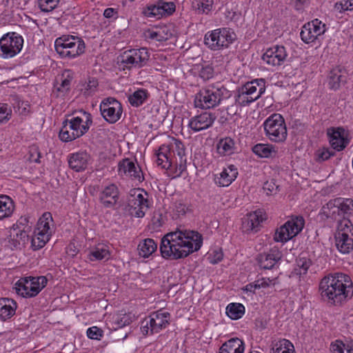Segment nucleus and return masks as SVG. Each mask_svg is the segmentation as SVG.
I'll return each instance as SVG.
<instances>
[{
	"instance_id": "nucleus-9",
	"label": "nucleus",
	"mask_w": 353,
	"mask_h": 353,
	"mask_svg": "<svg viewBox=\"0 0 353 353\" xmlns=\"http://www.w3.org/2000/svg\"><path fill=\"white\" fill-rule=\"evenodd\" d=\"M352 223L349 219L339 221L335 234V244L342 254H348L353 250Z\"/></svg>"
},
{
	"instance_id": "nucleus-43",
	"label": "nucleus",
	"mask_w": 353,
	"mask_h": 353,
	"mask_svg": "<svg viewBox=\"0 0 353 353\" xmlns=\"http://www.w3.org/2000/svg\"><path fill=\"white\" fill-rule=\"evenodd\" d=\"M345 77L340 71H332L328 77V85L331 90H338L341 83L345 81Z\"/></svg>"
},
{
	"instance_id": "nucleus-47",
	"label": "nucleus",
	"mask_w": 353,
	"mask_h": 353,
	"mask_svg": "<svg viewBox=\"0 0 353 353\" xmlns=\"http://www.w3.org/2000/svg\"><path fill=\"white\" fill-rule=\"evenodd\" d=\"M165 28H161L157 31L149 30L145 33V36L148 39H150L155 40L157 41H166L170 39L172 34L170 33L168 34V32H165Z\"/></svg>"
},
{
	"instance_id": "nucleus-24",
	"label": "nucleus",
	"mask_w": 353,
	"mask_h": 353,
	"mask_svg": "<svg viewBox=\"0 0 353 353\" xmlns=\"http://www.w3.org/2000/svg\"><path fill=\"white\" fill-rule=\"evenodd\" d=\"M148 317L150 323H152V330L156 333L165 328L170 324V314L161 310L152 313Z\"/></svg>"
},
{
	"instance_id": "nucleus-32",
	"label": "nucleus",
	"mask_w": 353,
	"mask_h": 353,
	"mask_svg": "<svg viewBox=\"0 0 353 353\" xmlns=\"http://www.w3.org/2000/svg\"><path fill=\"white\" fill-rule=\"evenodd\" d=\"M243 87L247 88L249 93L253 94V97L256 101L265 91V81L263 79H256L247 82Z\"/></svg>"
},
{
	"instance_id": "nucleus-8",
	"label": "nucleus",
	"mask_w": 353,
	"mask_h": 353,
	"mask_svg": "<svg viewBox=\"0 0 353 353\" xmlns=\"http://www.w3.org/2000/svg\"><path fill=\"white\" fill-rule=\"evenodd\" d=\"M236 39V34L230 28H222L205 34L204 43L212 50L228 48Z\"/></svg>"
},
{
	"instance_id": "nucleus-20",
	"label": "nucleus",
	"mask_w": 353,
	"mask_h": 353,
	"mask_svg": "<svg viewBox=\"0 0 353 353\" xmlns=\"http://www.w3.org/2000/svg\"><path fill=\"white\" fill-rule=\"evenodd\" d=\"M171 149L176 156V176H179L186 170V157L183 143L179 139L172 138L170 142Z\"/></svg>"
},
{
	"instance_id": "nucleus-45",
	"label": "nucleus",
	"mask_w": 353,
	"mask_h": 353,
	"mask_svg": "<svg viewBox=\"0 0 353 353\" xmlns=\"http://www.w3.org/2000/svg\"><path fill=\"white\" fill-rule=\"evenodd\" d=\"M330 350L332 353H353V341L345 344L336 341L331 344Z\"/></svg>"
},
{
	"instance_id": "nucleus-50",
	"label": "nucleus",
	"mask_w": 353,
	"mask_h": 353,
	"mask_svg": "<svg viewBox=\"0 0 353 353\" xmlns=\"http://www.w3.org/2000/svg\"><path fill=\"white\" fill-rule=\"evenodd\" d=\"M12 117V110L7 103H0V125L6 123Z\"/></svg>"
},
{
	"instance_id": "nucleus-41",
	"label": "nucleus",
	"mask_w": 353,
	"mask_h": 353,
	"mask_svg": "<svg viewBox=\"0 0 353 353\" xmlns=\"http://www.w3.org/2000/svg\"><path fill=\"white\" fill-rule=\"evenodd\" d=\"M148 96L149 93L147 90L139 89L129 96L128 101L131 105L139 107L145 101Z\"/></svg>"
},
{
	"instance_id": "nucleus-51",
	"label": "nucleus",
	"mask_w": 353,
	"mask_h": 353,
	"mask_svg": "<svg viewBox=\"0 0 353 353\" xmlns=\"http://www.w3.org/2000/svg\"><path fill=\"white\" fill-rule=\"evenodd\" d=\"M59 0H39V7L45 12H51L57 8Z\"/></svg>"
},
{
	"instance_id": "nucleus-22",
	"label": "nucleus",
	"mask_w": 353,
	"mask_h": 353,
	"mask_svg": "<svg viewBox=\"0 0 353 353\" xmlns=\"http://www.w3.org/2000/svg\"><path fill=\"white\" fill-rule=\"evenodd\" d=\"M281 258V252L278 248L274 247L268 252L259 254L256 260L261 268L270 270L273 268Z\"/></svg>"
},
{
	"instance_id": "nucleus-5",
	"label": "nucleus",
	"mask_w": 353,
	"mask_h": 353,
	"mask_svg": "<svg viewBox=\"0 0 353 353\" xmlns=\"http://www.w3.org/2000/svg\"><path fill=\"white\" fill-rule=\"evenodd\" d=\"M54 48L61 58L74 59L85 52L83 40L72 35H63L54 41Z\"/></svg>"
},
{
	"instance_id": "nucleus-36",
	"label": "nucleus",
	"mask_w": 353,
	"mask_h": 353,
	"mask_svg": "<svg viewBox=\"0 0 353 353\" xmlns=\"http://www.w3.org/2000/svg\"><path fill=\"white\" fill-rule=\"evenodd\" d=\"M157 249V244L152 239H145L139 242L137 250L139 254L143 257H149Z\"/></svg>"
},
{
	"instance_id": "nucleus-61",
	"label": "nucleus",
	"mask_w": 353,
	"mask_h": 353,
	"mask_svg": "<svg viewBox=\"0 0 353 353\" xmlns=\"http://www.w3.org/2000/svg\"><path fill=\"white\" fill-rule=\"evenodd\" d=\"M223 259V253L219 251H214L211 256L210 263L216 264Z\"/></svg>"
},
{
	"instance_id": "nucleus-34",
	"label": "nucleus",
	"mask_w": 353,
	"mask_h": 353,
	"mask_svg": "<svg viewBox=\"0 0 353 353\" xmlns=\"http://www.w3.org/2000/svg\"><path fill=\"white\" fill-rule=\"evenodd\" d=\"M14 210V203L12 199L7 195H0V220L10 217Z\"/></svg>"
},
{
	"instance_id": "nucleus-46",
	"label": "nucleus",
	"mask_w": 353,
	"mask_h": 353,
	"mask_svg": "<svg viewBox=\"0 0 353 353\" xmlns=\"http://www.w3.org/2000/svg\"><path fill=\"white\" fill-rule=\"evenodd\" d=\"M213 0H196L193 2V7L198 14H208L212 9Z\"/></svg>"
},
{
	"instance_id": "nucleus-16",
	"label": "nucleus",
	"mask_w": 353,
	"mask_h": 353,
	"mask_svg": "<svg viewBox=\"0 0 353 353\" xmlns=\"http://www.w3.org/2000/svg\"><path fill=\"white\" fill-rule=\"evenodd\" d=\"M325 30V24L318 19H315L303 25L300 36L303 42L310 43L316 40L319 36L323 34Z\"/></svg>"
},
{
	"instance_id": "nucleus-15",
	"label": "nucleus",
	"mask_w": 353,
	"mask_h": 353,
	"mask_svg": "<svg viewBox=\"0 0 353 353\" xmlns=\"http://www.w3.org/2000/svg\"><path fill=\"white\" fill-rule=\"evenodd\" d=\"M100 111L103 117L110 123L119 120L122 114L121 104L114 98L108 97L100 104Z\"/></svg>"
},
{
	"instance_id": "nucleus-23",
	"label": "nucleus",
	"mask_w": 353,
	"mask_h": 353,
	"mask_svg": "<svg viewBox=\"0 0 353 353\" xmlns=\"http://www.w3.org/2000/svg\"><path fill=\"white\" fill-rule=\"evenodd\" d=\"M119 189L115 184H110L105 186L101 192L99 199L105 208H112L119 199Z\"/></svg>"
},
{
	"instance_id": "nucleus-35",
	"label": "nucleus",
	"mask_w": 353,
	"mask_h": 353,
	"mask_svg": "<svg viewBox=\"0 0 353 353\" xmlns=\"http://www.w3.org/2000/svg\"><path fill=\"white\" fill-rule=\"evenodd\" d=\"M340 201L341 198H336L333 200H330L323 207V214L327 218H331L335 220L337 219L339 220V222L341 221L340 219L342 218L339 206V205H340Z\"/></svg>"
},
{
	"instance_id": "nucleus-48",
	"label": "nucleus",
	"mask_w": 353,
	"mask_h": 353,
	"mask_svg": "<svg viewBox=\"0 0 353 353\" xmlns=\"http://www.w3.org/2000/svg\"><path fill=\"white\" fill-rule=\"evenodd\" d=\"M336 152L332 148H323L318 149L314 154V159L316 162L321 163L334 157Z\"/></svg>"
},
{
	"instance_id": "nucleus-55",
	"label": "nucleus",
	"mask_w": 353,
	"mask_h": 353,
	"mask_svg": "<svg viewBox=\"0 0 353 353\" xmlns=\"http://www.w3.org/2000/svg\"><path fill=\"white\" fill-rule=\"evenodd\" d=\"M296 265L298 268H299V274H305L307 272V270L309 269L311 261L309 259H307L306 258H299L296 261Z\"/></svg>"
},
{
	"instance_id": "nucleus-7",
	"label": "nucleus",
	"mask_w": 353,
	"mask_h": 353,
	"mask_svg": "<svg viewBox=\"0 0 353 353\" xmlns=\"http://www.w3.org/2000/svg\"><path fill=\"white\" fill-rule=\"evenodd\" d=\"M53 219L51 213L45 212L39 219L32 238V247L39 250L45 246L54 233Z\"/></svg>"
},
{
	"instance_id": "nucleus-6",
	"label": "nucleus",
	"mask_w": 353,
	"mask_h": 353,
	"mask_svg": "<svg viewBox=\"0 0 353 353\" xmlns=\"http://www.w3.org/2000/svg\"><path fill=\"white\" fill-rule=\"evenodd\" d=\"M265 136L272 142L283 143L288 137V130L283 117L274 113L263 124Z\"/></svg>"
},
{
	"instance_id": "nucleus-44",
	"label": "nucleus",
	"mask_w": 353,
	"mask_h": 353,
	"mask_svg": "<svg viewBox=\"0 0 353 353\" xmlns=\"http://www.w3.org/2000/svg\"><path fill=\"white\" fill-rule=\"evenodd\" d=\"M339 204V211L342 220L348 219L347 216L353 212V201L350 199L341 198Z\"/></svg>"
},
{
	"instance_id": "nucleus-14",
	"label": "nucleus",
	"mask_w": 353,
	"mask_h": 353,
	"mask_svg": "<svg viewBox=\"0 0 353 353\" xmlns=\"http://www.w3.org/2000/svg\"><path fill=\"white\" fill-rule=\"evenodd\" d=\"M128 206L132 216L137 218L143 217L150 206L148 193L139 189L136 190L128 199Z\"/></svg>"
},
{
	"instance_id": "nucleus-59",
	"label": "nucleus",
	"mask_w": 353,
	"mask_h": 353,
	"mask_svg": "<svg viewBox=\"0 0 353 353\" xmlns=\"http://www.w3.org/2000/svg\"><path fill=\"white\" fill-rule=\"evenodd\" d=\"M279 186L275 184L273 181H267L264 183L263 189L267 194H272L275 193Z\"/></svg>"
},
{
	"instance_id": "nucleus-19",
	"label": "nucleus",
	"mask_w": 353,
	"mask_h": 353,
	"mask_svg": "<svg viewBox=\"0 0 353 353\" xmlns=\"http://www.w3.org/2000/svg\"><path fill=\"white\" fill-rule=\"evenodd\" d=\"M216 115L210 112H203L192 117L188 123V127L195 132L210 128L216 120Z\"/></svg>"
},
{
	"instance_id": "nucleus-1",
	"label": "nucleus",
	"mask_w": 353,
	"mask_h": 353,
	"mask_svg": "<svg viewBox=\"0 0 353 353\" xmlns=\"http://www.w3.org/2000/svg\"><path fill=\"white\" fill-rule=\"evenodd\" d=\"M202 243V235L198 232L178 228L163 236L160 252L164 259L176 260L198 251Z\"/></svg>"
},
{
	"instance_id": "nucleus-53",
	"label": "nucleus",
	"mask_w": 353,
	"mask_h": 353,
	"mask_svg": "<svg viewBox=\"0 0 353 353\" xmlns=\"http://www.w3.org/2000/svg\"><path fill=\"white\" fill-rule=\"evenodd\" d=\"M159 2L161 7L163 17L171 15L176 10V6L174 2H167L162 0L159 1Z\"/></svg>"
},
{
	"instance_id": "nucleus-3",
	"label": "nucleus",
	"mask_w": 353,
	"mask_h": 353,
	"mask_svg": "<svg viewBox=\"0 0 353 353\" xmlns=\"http://www.w3.org/2000/svg\"><path fill=\"white\" fill-rule=\"evenodd\" d=\"M92 123L91 114L81 110L78 112V115L63 121L59 137L63 142L72 141L85 134Z\"/></svg>"
},
{
	"instance_id": "nucleus-37",
	"label": "nucleus",
	"mask_w": 353,
	"mask_h": 353,
	"mask_svg": "<svg viewBox=\"0 0 353 353\" xmlns=\"http://www.w3.org/2000/svg\"><path fill=\"white\" fill-rule=\"evenodd\" d=\"M252 152L261 158H270L275 157L276 150L271 144L258 143L252 147Z\"/></svg>"
},
{
	"instance_id": "nucleus-10",
	"label": "nucleus",
	"mask_w": 353,
	"mask_h": 353,
	"mask_svg": "<svg viewBox=\"0 0 353 353\" xmlns=\"http://www.w3.org/2000/svg\"><path fill=\"white\" fill-rule=\"evenodd\" d=\"M149 58L150 54L147 48L131 49L125 51L121 55L119 65L123 70H130L132 68H140L146 65Z\"/></svg>"
},
{
	"instance_id": "nucleus-56",
	"label": "nucleus",
	"mask_w": 353,
	"mask_h": 353,
	"mask_svg": "<svg viewBox=\"0 0 353 353\" xmlns=\"http://www.w3.org/2000/svg\"><path fill=\"white\" fill-rule=\"evenodd\" d=\"M141 330L144 335H151L156 333V332L152 330V323H150V319L148 316L141 321Z\"/></svg>"
},
{
	"instance_id": "nucleus-39",
	"label": "nucleus",
	"mask_w": 353,
	"mask_h": 353,
	"mask_svg": "<svg viewBox=\"0 0 353 353\" xmlns=\"http://www.w3.org/2000/svg\"><path fill=\"white\" fill-rule=\"evenodd\" d=\"M255 101L253 94L249 93L243 85L239 89L238 94L235 97V103L241 107L249 105Z\"/></svg>"
},
{
	"instance_id": "nucleus-58",
	"label": "nucleus",
	"mask_w": 353,
	"mask_h": 353,
	"mask_svg": "<svg viewBox=\"0 0 353 353\" xmlns=\"http://www.w3.org/2000/svg\"><path fill=\"white\" fill-rule=\"evenodd\" d=\"M29 161L34 163H39V159L41 158V153L39 151L37 147L32 146L30 149Z\"/></svg>"
},
{
	"instance_id": "nucleus-28",
	"label": "nucleus",
	"mask_w": 353,
	"mask_h": 353,
	"mask_svg": "<svg viewBox=\"0 0 353 353\" xmlns=\"http://www.w3.org/2000/svg\"><path fill=\"white\" fill-rule=\"evenodd\" d=\"M330 144L334 151L343 150L350 142L347 138V133L343 128H338L334 130L330 135Z\"/></svg>"
},
{
	"instance_id": "nucleus-49",
	"label": "nucleus",
	"mask_w": 353,
	"mask_h": 353,
	"mask_svg": "<svg viewBox=\"0 0 353 353\" xmlns=\"http://www.w3.org/2000/svg\"><path fill=\"white\" fill-rule=\"evenodd\" d=\"M144 14L148 17H156L160 19L163 17L161 7L158 1L157 4L150 5L144 10Z\"/></svg>"
},
{
	"instance_id": "nucleus-60",
	"label": "nucleus",
	"mask_w": 353,
	"mask_h": 353,
	"mask_svg": "<svg viewBox=\"0 0 353 353\" xmlns=\"http://www.w3.org/2000/svg\"><path fill=\"white\" fill-rule=\"evenodd\" d=\"M267 285H268V283L265 281H263L261 283H259V282H258L256 284L250 283L245 286V290L249 291V292H254V290L256 288H260L261 287L264 288V287H266Z\"/></svg>"
},
{
	"instance_id": "nucleus-29",
	"label": "nucleus",
	"mask_w": 353,
	"mask_h": 353,
	"mask_svg": "<svg viewBox=\"0 0 353 353\" xmlns=\"http://www.w3.org/2000/svg\"><path fill=\"white\" fill-rule=\"evenodd\" d=\"M263 218L261 213L254 212L247 214L246 217L243 219L242 230L244 232H256L260 223L263 221Z\"/></svg>"
},
{
	"instance_id": "nucleus-33",
	"label": "nucleus",
	"mask_w": 353,
	"mask_h": 353,
	"mask_svg": "<svg viewBox=\"0 0 353 353\" xmlns=\"http://www.w3.org/2000/svg\"><path fill=\"white\" fill-rule=\"evenodd\" d=\"M244 343L238 338H232L224 343L219 349V353H243Z\"/></svg>"
},
{
	"instance_id": "nucleus-42",
	"label": "nucleus",
	"mask_w": 353,
	"mask_h": 353,
	"mask_svg": "<svg viewBox=\"0 0 353 353\" xmlns=\"http://www.w3.org/2000/svg\"><path fill=\"white\" fill-rule=\"evenodd\" d=\"M272 353H294L293 344L288 339H283L274 343Z\"/></svg>"
},
{
	"instance_id": "nucleus-11",
	"label": "nucleus",
	"mask_w": 353,
	"mask_h": 353,
	"mask_svg": "<svg viewBox=\"0 0 353 353\" xmlns=\"http://www.w3.org/2000/svg\"><path fill=\"white\" fill-rule=\"evenodd\" d=\"M304 225L305 220L303 216H292L276 230L274 240L276 242L286 243L300 233Z\"/></svg>"
},
{
	"instance_id": "nucleus-57",
	"label": "nucleus",
	"mask_w": 353,
	"mask_h": 353,
	"mask_svg": "<svg viewBox=\"0 0 353 353\" xmlns=\"http://www.w3.org/2000/svg\"><path fill=\"white\" fill-rule=\"evenodd\" d=\"M214 75V69L211 65L203 67L199 72V77L204 81L209 80Z\"/></svg>"
},
{
	"instance_id": "nucleus-30",
	"label": "nucleus",
	"mask_w": 353,
	"mask_h": 353,
	"mask_svg": "<svg viewBox=\"0 0 353 353\" xmlns=\"http://www.w3.org/2000/svg\"><path fill=\"white\" fill-rule=\"evenodd\" d=\"M17 303L8 298L0 299V320L5 321L12 317L17 310Z\"/></svg>"
},
{
	"instance_id": "nucleus-27",
	"label": "nucleus",
	"mask_w": 353,
	"mask_h": 353,
	"mask_svg": "<svg viewBox=\"0 0 353 353\" xmlns=\"http://www.w3.org/2000/svg\"><path fill=\"white\" fill-rule=\"evenodd\" d=\"M73 79L71 70H65L61 75L57 79V83L54 85V94L57 97H63L70 90L71 82Z\"/></svg>"
},
{
	"instance_id": "nucleus-12",
	"label": "nucleus",
	"mask_w": 353,
	"mask_h": 353,
	"mask_svg": "<svg viewBox=\"0 0 353 353\" xmlns=\"http://www.w3.org/2000/svg\"><path fill=\"white\" fill-rule=\"evenodd\" d=\"M47 282V279L43 276L21 278L16 283L15 290L23 297H34L46 285Z\"/></svg>"
},
{
	"instance_id": "nucleus-38",
	"label": "nucleus",
	"mask_w": 353,
	"mask_h": 353,
	"mask_svg": "<svg viewBox=\"0 0 353 353\" xmlns=\"http://www.w3.org/2000/svg\"><path fill=\"white\" fill-rule=\"evenodd\" d=\"M110 252L108 246L103 244H99L92 248L89 254V259L92 261L108 259L110 257Z\"/></svg>"
},
{
	"instance_id": "nucleus-25",
	"label": "nucleus",
	"mask_w": 353,
	"mask_h": 353,
	"mask_svg": "<svg viewBox=\"0 0 353 353\" xmlns=\"http://www.w3.org/2000/svg\"><path fill=\"white\" fill-rule=\"evenodd\" d=\"M238 170L235 165H230L223 168L219 174L214 177L215 183L220 187L229 186L237 177Z\"/></svg>"
},
{
	"instance_id": "nucleus-54",
	"label": "nucleus",
	"mask_w": 353,
	"mask_h": 353,
	"mask_svg": "<svg viewBox=\"0 0 353 353\" xmlns=\"http://www.w3.org/2000/svg\"><path fill=\"white\" fill-rule=\"evenodd\" d=\"M103 334V331L97 326L91 327L87 330V336L91 339L101 340Z\"/></svg>"
},
{
	"instance_id": "nucleus-13",
	"label": "nucleus",
	"mask_w": 353,
	"mask_h": 353,
	"mask_svg": "<svg viewBox=\"0 0 353 353\" xmlns=\"http://www.w3.org/2000/svg\"><path fill=\"white\" fill-rule=\"evenodd\" d=\"M23 43L22 37L15 32H8L0 39V57L10 59L21 50Z\"/></svg>"
},
{
	"instance_id": "nucleus-52",
	"label": "nucleus",
	"mask_w": 353,
	"mask_h": 353,
	"mask_svg": "<svg viewBox=\"0 0 353 353\" xmlns=\"http://www.w3.org/2000/svg\"><path fill=\"white\" fill-rule=\"evenodd\" d=\"M334 9L341 13L353 11V0H341L335 3Z\"/></svg>"
},
{
	"instance_id": "nucleus-18",
	"label": "nucleus",
	"mask_w": 353,
	"mask_h": 353,
	"mask_svg": "<svg viewBox=\"0 0 353 353\" xmlns=\"http://www.w3.org/2000/svg\"><path fill=\"white\" fill-rule=\"evenodd\" d=\"M118 173L119 175H125L139 182H141L144 179L141 168L138 165H136L133 161L128 158L119 161Z\"/></svg>"
},
{
	"instance_id": "nucleus-63",
	"label": "nucleus",
	"mask_w": 353,
	"mask_h": 353,
	"mask_svg": "<svg viewBox=\"0 0 353 353\" xmlns=\"http://www.w3.org/2000/svg\"><path fill=\"white\" fill-rule=\"evenodd\" d=\"M118 12L112 8H108L103 12V16L107 19L113 17L115 14L117 15Z\"/></svg>"
},
{
	"instance_id": "nucleus-40",
	"label": "nucleus",
	"mask_w": 353,
	"mask_h": 353,
	"mask_svg": "<svg viewBox=\"0 0 353 353\" xmlns=\"http://www.w3.org/2000/svg\"><path fill=\"white\" fill-rule=\"evenodd\" d=\"M226 314L232 320L241 319L245 314V307L239 303H232L226 307Z\"/></svg>"
},
{
	"instance_id": "nucleus-4",
	"label": "nucleus",
	"mask_w": 353,
	"mask_h": 353,
	"mask_svg": "<svg viewBox=\"0 0 353 353\" xmlns=\"http://www.w3.org/2000/svg\"><path fill=\"white\" fill-rule=\"evenodd\" d=\"M229 91L223 85L210 84L203 88L195 94L194 106L201 109H210L217 106Z\"/></svg>"
},
{
	"instance_id": "nucleus-62",
	"label": "nucleus",
	"mask_w": 353,
	"mask_h": 353,
	"mask_svg": "<svg viewBox=\"0 0 353 353\" xmlns=\"http://www.w3.org/2000/svg\"><path fill=\"white\" fill-rule=\"evenodd\" d=\"M294 6V8L297 10H301L303 7L307 5L309 0H291Z\"/></svg>"
},
{
	"instance_id": "nucleus-31",
	"label": "nucleus",
	"mask_w": 353,
	"mask_h": 353,
	"mask_svg": "<svg viewBox=\"0 0 353 353\" xmlns=\"http://www.w3.org/2000/svg\"><path fill=\"white\" fill-rule=\"evenodd\" d=\"M236 143L230 137H225L219 139L216 143V151L221 156H229L234 153Z\"/></svg>"
},
{
	"instance_id": "nucleus-2",
	"label": "nucleus",
	"mask_w": 353,
	"mask_h": 353,
	"mask_svg": "<svg viewBox=\"0 0 353 353\" xmlns=\"http://www.w3.org/2000/svg\"><path fill=\"white\" fill-rule=\"evenodd\" d=\"M321 300L333 306H341L353 296L350 276L342 272L330 273L321 279L319 285Z\"/></svg>"
},
{
	"instance_id": "nucleus-21",
	"label": "nucleus",
	"mask_w": 353,
	"mask_h": 353,
	"mask_svg": "<svg viewBox=\"0 0 353 353\" xmlns=\"http://www.w3.org/2000/svg\"><path fill=\"white\" fill-rule=\"evenodd\" d=\"M156 154L158 165L166 170L174 167L176 170V156H174V151L171 149L170 143L161 145Z\"/></svg>"
},
{
	"instance_id": "nucleus-64",
	"label": "nucleus",
	"mask_w": 353,
	"mask_h": 353,
	"mask_svg": "<svg viewBox=\"0 0 353 353\" xmlns=\"http://www.w3.org/2000/svg\"><path fill=\"white\" fill-rule=\"evenodd\" d=\"M174 209L179 214H184L185 213L186 207L181 201L175 203Z\"/></svg>"
},
{
	"instance_id": "nucleus-26",
	"label": "nucleus",
	"mask_w": 353,
	"mask_h": 353,
	"mask_svg": "<svg viewBox=\"0 0 353 353\" xmlns=\"http://www.w3.org/2000/svg\"><path fill=\"white\" fill-rule=\"evenodd\" d=\"M90 159V155L88 152H78L70 156L68 163L70 168L76 172H80L87 168Z\"/></svg>"
},
{
	"instance_id": "nucleus-17",
	"label": "nucleus",
	"mask_w": 353,
	"mask_h": 353,
	"mask_svg": "<svg viewBox=\"0 0 353 353\" xmlns=\"http://www.w3.org/2000/svg\"><path fill=\"white\" fill-rule=\"evenodd\" d=\"M288 53L283 46H273L268 48L262 55V60L268 65L278 67L285 63Z\"/></svg>"
}]
</instances>
